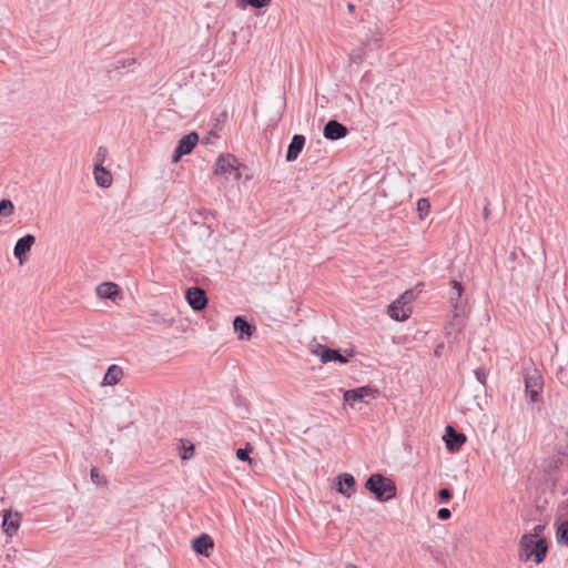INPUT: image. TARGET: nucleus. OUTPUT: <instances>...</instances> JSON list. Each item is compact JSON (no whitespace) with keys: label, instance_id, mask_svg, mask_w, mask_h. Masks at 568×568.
Here are the masks:
<instances>
[{"label":"nucleus","instance_id":"f257e3e1","mask_svg":"<svg viewBox=\"0 0 568 568\" xmlns=\"http://www.w3.org/2000/svg\"><path fill=\"white\" fill-rule=\"evenodd\" d=\"M365 488L372 493L378 501H387L396 497L395 481L382 474L371 475L365 483Z\"/></svg>","mask_w":568,"mask_h":568},{"label":"nucleus","instance_id":"f03ea898","mask_svg":"<svg viewBox=\"0 0 568 568\" xmlns=\"http://www.w3.org/2000/svg\"><path fill=\"white\" fill-rule=\"evenodd\" d=\"M520 558L525 561L534 558L536 564L545 560L548 552V544L546 538L534 540L531 536H523L519 541Z\"/></svg>","mask_w":568,"mask_h":568},{"label":"nucleus","instance_id":"7ed1b4c3","mask_svg":"<svg viewBox=\"0 0 568 568\" xmlns=\"http://www.w3.org/2000/svg\"><path fill=\"white\" fill-rule=\"evenodd\" d=\"M544 387V379L538 369H526L525 372V392L530 403L540 400V394Z\"/></svg>","mask_w":568,"mask_h":568},{"label":"nucleus","instance_id":"20e7f679","mask_svg":"<svg viewBox=\"0 0 568 568\" xmlns=\"http://www.w3.org/2000/svg\"><path fill=\"white\" fill-rule=\"evenodd\" d=\"M236 159L231 154H221L215 162L214 173L226 180L237 181L241 178L240 169L235 165Z\"/></svg>","mask_w":568,"mask_h":568},{"label":"nucleus","instance_id":"39448f33","mask_svg":"<svg viewBox=\"0 0 568 568\" xmlns=\"http://www.w3.org/2000/svg\"><path fill=\"white\" fill-rule=\"evenodd\" d=\"M199 142V134L195 131L183 135L172 153V162L178 163L183 155L192 152Z\"/></svg>","mask_w":568,"mask_h":568},{"label":"nucleus","instance_id":"423d86ee","mask_svg":"<svg viewBox=\"0 0 568 568\" xmlns=\"http://www.w3.org/2000/svg\"><path fill=\"white\" fill-rule=\"evenodd\" d=\"M378 395V390L376 388L369 386H362L354 389H348L344 393V400L351 405L355 403H367V399H374Z\"/></svg>","mask_w":568,"mask_h":568},{"label":"nucleus","instance_id":"0eeeda50","mask_svg":"<svg viewBox=\"0 0 568 568\" xmlns=\"http://www.w3.org/2000/svg\"><path fill=\"white\" fill-rule=\"evenodd\" d=\"M185 298L194 311H202L207 305V296L204 290L193 286L186 290Z\"/></svg>","mask_w":568,"mask_h":568},{"label":"nucleus","instance_id":"6e6552de","mask_svg":"<svg viewBox=\"0 0 568 568\" xmlns=\"http://www.w3.org/2000/svg\"><path fill=\"white\" fill-rule=\"evenodd\" d=\"M446 448L449 452H457L466 442V436L463 433L457 432L453 426H446V433L444 435Z\"/></svg>","mask_w":568,"mask_h":568},{"label":"nucleus","instance_id":"1a4fd4ad","mask_svg":"<svg viewBox=\"0 0 568 568\" xmlns=\"http://www.w3.org/2000/svg\"><path fill=\"white\" fill-rule=\"evenodd\" d=\"M21 515L19 513L12 514L11 510L2 511V529L4 534L9 537H12L17 534L20 527Z\"/></svg>","mask_w":568,"mask_h":568},{"label":"nucleus","instance_id":"9d476101","mask_svg":"<svg viewBox=\"0 0 568 568\" xmlns=\"http://www.w3.org/2000/svg\"><path fill=\"white\" fill-rule=\"evenodd\" d=\"M347 133H348L347 128L336 120H329L324 125V130H323L324 138L327 140H331V141H336V140L343 139L347 135Z\"/></svg>","mask_w":568,"mask_h":568},{"label":"nucleus","instance_id":"9b49d317","mask_svg":"<svg viewBox=\"0 0 568 568\" xmlns=\"http://www.w3.org/2000/svg\"><path fill=\"white\" fill-rule=\"evenodd\" d=\"M315 354L320 356L322 363L338 362L341 364H346L348 362V358L341 354L338 349L329 348L320 344L317 345Z\"/></svg>","mask_w":568,"mask_h":568},{"label":"nucleus","instance_id":"f8f14e48","mask_svg":"<svg viewBox=\"0 0 568 568\" xmlns=\"http://www.w3.org/2000/svg\"><path fill=\"white\" fill-rule=\"evenodd\" d=\"M213 548V539L207 534H202L192 540V549L201 556L210 557Z\"/></svg>","mask_w":568,"mask_h":568},{"label":"nucleus","instance_id":"ddd939ff","mask_svg":"<svg viewBox=\"0 0 568 568\" xmlns=\"http://www.w3.org/2000/svg\"><path fill=\"white\" fill-rule=\"evenodd\" d=\"M34 242L36 237L32 234H27L17 241L13 248V254L21 264L23 263L27 253L31 250Z\"/></svg>","mask_w":568,"mask_h":568},{"label":"nucleus","instance_id":"4468645a","mask_svg":"<svg viewBox=\"0 0 568 568\" xmlns=\"http://www.w3.org/2000/svg\"><path fill=\"white\" fill-rule=\"evenodd\" d=\"M462 311H454V315L452 320L446 325V336L447 338H452L453 342L457 341L459 334L462 333L465 324L460 315Z\"/></svg>","mask_w":568,"mask_h":568},{"label":"nucleus","instance_id":"2eb2a0df","mask_svg":"<svg viewBox=\"0 0 568 568\" xmlns=\"http://www.w3.org/2000/svg\"><path fill=\"white\" fill-rule=\"evenodd\" d=\"M306 139L302 134H295L293 135L291 143L288 144L287 152H286V161L293 162L295 161L298 155L301 154L304 145H305Z\"/></svg>","mask_w":568,"mask_h":568},{"label":"nucleus","instance_id":"dca6fc26","mask_svg":"<svg viewBox=\"0 0 568 568\" xmlns=\"http://www.w3.org/2000/svg\"><path fill=\"white\" fill-rule=\"evenodd\" d=\"M233 327L240 339H250L255 331V327L242 316L234 318Z\"/></svg>","mask_w":568,"mask_h":568},{"label":"nucleus","instance_id":"f3484780","mask_svg":"<svg viewBox=\"0 0 568 568\" xmlns=\"http://www.w3.org/2000/svg\"><path fill=\"white\" fill-rule=\"evenodd\" d=\"M337 491L346 497H351L355 493V478L348 473L341 474L338 477Z\"/></svg>","mask_w":568,"mask_h":568},{"label":"nucleus","instance_id":"a211bd4d","mask_svg":"<svg viewBox=\"0 0 568 568\" xmlns=\"http://www.w3.org/2000/svg\"><path fill=\"white\" fill-rule=\"evenodd\" d=\"M95 292L100 298L115 300L120 295V287L115 283L104 282L97 286Z\"/></svg>","mask_w":568,"mask_h":568},{"label":"nucleus","instance_id":"6ab92c4d","mask_svg":"<svg viewBox=\"0 0 568 568\" xmlns=\"http://www.w3.org/2000/svg\"><path fill=\"white\" fill-rule=\"evenodd\" d=\"M93 174L95 182L101 187H109L112 184L111 173L100 163H94Z\"/></svg>","mask_w":568,"mask_h":568},{"label":"nucleus","instance_id":"aec40b11","mask_svg":"<svg viewBox=\"0 0 568 568\" xmlns=\"http://www.w3.org/2000/svg\"><path fill=\"white\" fill-rule=\"evenodd\" d=\"M463 291H464V288H463L462 283L456 280H453L449 300L454 307V311H463V302H462Z\"/></svg>","mask_w":568,"mask_h":568},{"label":"nucleus","instance_id":"412c9836","mask_svg":"<svg viewBox=\"0 0 568 568\" xmlns=\"http://www.w3.org/2000/svg\"><path fill=\"white\" fill-rule=\"evenodd\" d=\"M388 315L390 318L395 320V321H405L409 317V314H410V311L409 310H406L402 303H400V300H397L396 302L392 303L389 306H388V311H387Z\"/></svg>","mask_w":568,"mask_h":568},{"label":"nucleus","instance_id":"4be33fe9","mask_svg":"<svg viewBox=\"0 0 568 568\" xmlns=\"http://www.w3.org/2000/svg\"><path fill=\"white\" fill-rule=\"evenodd\" d=\"M122 376H123L122 368L118 365H111V366H109V368L104 375L103 385L113 386L120 382Z\"/></svg>","mask_w":568,"mask_h":568},{"label":"nucleus","instance_id":"5701e85b","mask_svg":"<svg viewBox=\"0 0 568 568\" xmlns=\"http://www.w3.org/2000/svg\"><path fill=\"white\" fill-rule=\"evenodd\" d=\"M557 542L568 545V520L562 521L556 532Z\"/></svg>","mask_w":568,"mask_h":568},{"label":"nucleus","instance_id":"b1692460","mask_svg":"<svg viewBox=\"0 0 568 568\" xmlns=\"http://www.w3.org/2000/svg\"><path fill=\"white\" fill-rule=\"evenodd\" d=\"M237 6L241 8H245L250 6L255 9H261L270 4L271 0H236Z\"/></svg>","mask_w":568,"mask_h":568},{"label":"nucleus","instance_id":"393cba45","mask_svg":"<svg viewBox=\"0 0 568 568\" xmlns=\"http://www.w3.org/2000/svg\"><path fill=\"white\" fill-rule=\"evenodd\" d=\"M150 316H151V322L154 323V324H162V325H165V326H172L173 323H174L173 318H168V317H165L163 314H161L159 312H152Z\"/></svg>","mask_w":568,"mask_h":568},{"label":"nucleus","instance_id":"a878e982","mask_svg":"<svg viewBox=\"0 0 568 568\" xmlns=\"http://www.w3.org/2000/svg\"><path fill=\"white\" fill-rule=\"evenodd\" d=\"M13 212H14V206L10 200L3 199L0 201V215L1 216L8 217V216L12 215Z\"/></svg>","mask_w":568,"mask_h":568},{"label":"nucleus","instance_id":"bb28decb","mask_svg":"<svg viewBox=\"0 0 568 568\" xmlns=\"http://www.w3.org/2000/svg\"><path fill=\"white\" fill-rule=\"evenodd\" d=\"M430 209L429 201L427 199H419L417 202V211L419 212L420 219H424L428 214Z\"/></svg>","mask_w":568,"mask_h":568},{"label":"nucleus","instance_id":"cd10ccee","mask_svg":"<svg viewBox=\"0 0 568 568\" xmlns=\"http://www.w3.org/2000/svg\"><path fill=\"white\" fill-rule=\"evenodd\" d=\"M252 450V447L250 444L246 445L245 448H239L236 450V457L242 460V462H248L251 463V458H250V452Z\"/></svg>","mask_w":568,"mask_h":568},{"label":"nucleus","instance_id":"c85d7f7f","mask_svg":"<svg viewBox=\"0 0 568 568\" xmlns=\"http://www.w3.org/2000/svg\"><path fill=\"white\" fill-rule=\"evenodd\" d=\"M134 62H135V59H122V60H118V61L113 64V67H112V69L110 70V72H111V71H119V70H121V69H125V68H128V67L132 65Z\"/></svg>","mask_w":568,"mask_h":568},{"label":"nucleus","instance_id":"c756f323","mask_svg":"<svg viewBox=\"0 0 568 568\" xmlns=\"http://www.w3.org/2000/svg\"><path fill=\"white\" fill-rule=\"evenodd\" d=\"M90 476H91L92 481L98 486L104 485L106 483L104 477L100 475L98 468H95V467L91 468Z\"/></svg>","mask_w":568,"mask_h":568},{"label":"nucleus","instance_id":"7c9ffc66","mask_svg":"<svg viewBox=\"0 0 568 568\" xmlns=\"http://www.w3.org/2000/svg\"><path fill=\"white\" fill-rule=\"evenodd\" d=\"M106 156L108 149L105 146H99L95 154L94 163H100L101 165H103V162L105 161Z\"/></svg>","mask_w":568,"mask_h":568},{"label":"nucleus","instance_id":"2f4dec72","mask_svg":"<svg viewBox=\"0 0 568 568\" xmlns=\"http://www.w3.org/2000/svg\"><path fill=\"white\" fill-rule=\"evenodd\" d=\"M475 376H476V379L481 384V385H486V379H487V376H488V373L487 371L484 368V367H478L475 369Z\"/></svg>","mask_w":568,"mask_h":568},{"label":"nucleus","instance_id":"473e14b6","mask_svg":"<svg viewBox=\"0 0 568 568\" xmlns=\"http://www.w3.org/2000/svg\"><path fill=\"white\" fill-rule=\"evenodd\" d=\"M545 525H536L531 534H525L524 536H531L534 540L542 538L541 535L545 530Z\"/></svg>","mask_w":568,"mask_h":568},{"label":"nucleus","instance_id":"72a5a7b5","mask_svg":"<svg viewBox=\"0 0 568 568\" xmlns=\"http://www.w3.org/2000/svg\"><path fill=\"white\" fill-rule=\"evenodd\" d=\"M452 491L448 488H442L438 491V497L442 501H448L452 498Z\"/></svg>","mask_w":568,"mask_h":568},{"label":"nucleus","instance_id":"f704fd0d","mask_svg":"<svg viewBox=\"0 0 568 568\" xmlns=\"http://www.w3.org/2000/svg\"><path fill=\"white\" fill-rule=\"evenodd\" d=\"M450 516H452V513L448 508H440L437 513V517L440 520H447L450 518Z\"/></svg>","mask_w":568,"mask_h":568},{"label":"nucleus","instance_id":"c9c22d12","mask_svg":"<svg viewBox=\"0 0 568 568\" xmlns=\"http://www.w3.org/2000/svg\"><path fill=\"white\" fill-rule=\"evenodd\" d=\"M193 450H194V446H193V445H190V446H189V448H185V449H184V453H183V454H182V456H181V457H182V459H187V458H189L187 453H189V452L193 453Z\"/></svg>","mask_w":568,"mask_h":568},{"label":"nucleus","instance_id":"e433bc0d","mask_svg":"<svg viewBox=\"0 0 568 568\" xmlns=\"http://www.w3.org/2000/svg\"><path fill=\"white\" fill-rule=\"evenodd\" d=\"M413 296V293L412 292H405L402 296H400V302L402 301H407L409 300L410 297Z\"/></svg>","mask_w":568,"mask_h":568},{"label":"nucleus","instance_id":"4c0bfd02","mask_svg":"<svg viewBox=\"0 0 568 568\" xmlns=\"http://www.w3.org/2000/svg\"><path fill=\"white\" fill-rule=\"evenodd\" d=\"M347 10H348L349 13H353L355 11V6L352 2H349L347 4Z\"/></svg>","mask_w":568,"mask_h":568},{"label":"nucleus","instance_id":"58836bf2","mask_svg":"<svg viewBox=\"0 0 568 568\" xmlns=\"http://www.w3.org/2000/svg\"><path fill=\"white\" fill-rule=\"evenodd\" d=\"M488 214H489V211H488V207L486 206V207L484 209V216H485V219H487V217H488Z\"/></svg>","mask_w":568,"mask_h":568}]
</instances>
